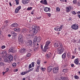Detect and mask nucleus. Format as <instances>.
Instances as JSON below:
<instances>
[{"mask_svg":"<svg viewBox=\"0 0 80 80\" xmlns=\"http://www.w3.org/2000/svg\"><path fill=\"white\" fill-rule=\"evenodd\" d=\"M50 43H51V42L50 41H47L46 42L44 49L42 50L44 52H46L47 51V50L49 48L48 47Z\"/></svg>","mask_w":80,"mask_h":80,"instance_id":"1","label":"nucleus"},{"mask_svg":"<svg viewBox=\"0 0 80 80\" xmlns=\"http://www.w3.org/2000/svg\"><path fill=\"white\" fill-rule=\"evenodd\" d=\"M41 37H38L37 38V36H35L34 37V38L33 40V42L34 43H35L36 42H40L41 41Z\"/></svg>","mask_w":80,"mask_h":80,"instance_id":"2","label":"nucleus"},{"mask_svg":"<svg viewBox=\"0 0 80 80\" xmlns=\"http://www.w3.org/2000/svg\"><path fill=\"white\" fill-rule=\"evenodd\" d=\"M18 41L19 43H23V36L21 34H19L18 38Z\"/></svg>","mask_w":80,"mask_h":80,"instance_id":"3","label":"nucleus"},{"mask_svg":"<svg viewBox=\"0 0 80 80\" xmlns=\"http://www.w3.org/2000/svg\"><path fill=\"white\" fill-rule=\"evenodd\" d=\"M78 25L77 24H74L71 26L72 28V29H73V30H78Z\"/></svg>","mask_w":80,"mask_h":80,"instance_id":"4","label":"nucleus"},{"mask_svg":"<svg viewBox=\"0 0 80 80\" xmlns=\"http://www.w3.org/2000/svg\"><path fill=\"white\" fill-rule=\"evenodd\" d=\"M58 53V54H62L63 52V50L61 47H59L57 48Z\"/></svg>","mask_w":80,"mask_h":80,"instance_id":"5","label":"nucleus"},{"mask_svg":"<svg viewBox=\"0 0 80 80\" xmlns=\"http://www.w3.org/2000/svg\"><path fill=\"white\" fill-rule=\"evenodd\" d=\"M72 6H68L66 8V12L67 13L70 12V11L72 9Z\"/></svg>","mask_w":80,"mask_h":80,"instance_id":"6","label":"nucleus"},{"mask_svg":"<svg viewBox=\"0 0 80 80\" xmlns=\"http://www.w3.org/2000/svg\"><path fill=\"white\" fill-rule=\"evenodd\" d=\"M63 25H61L60 27L57 26V31H58V32L62 31V28H63Z\"/></svg>","mask_w":80,"mask_h":80,"instance_id":"7","label":"nucleus"},{"mask_svg":"<svg viewBox=\"0 0 80 80\" xmlns=\"http://www.w3.org/2000/svg\"><path fill=\"white\" fill-rule=\"evenodd\" d=\"M41 3H42L43 5H47L48 3H47V0H42L40 1Z\"/></svg>","mask_w":80,"mask_h":80,"instance_id":"8","label":"nucleus"},{"mask_svg":"<svg viewBox=\"0 0 80 80\" xmlns=\"http://www.w3.org/2000/svg\"><path fill=\"white\" fill-rule=\"evenodd\" d=\"M27 46H32V41L31 40H29L28 41L26 44Z\"/></svg>","mask_w":80,"mask_h":80,"instance_id":"9","label":"nucleus"},{"mask_svg":"<svg viewBox=\"0 0 80 80\" xmlns=\"http://www.w3.org/2000/svg\"><path fill=\"white\" fill-rule=\"evenodd\" d=\"M22 8L21 6H19L17 7L16 9H15V13H17L18 12H19V10H20Z\"/></svg>","mask_w":80,"mask_h":80,"instance_id":"10","label":"nucleus"},{"mask_svg":"<svg viewBox=\"0 0 80 80\" xmlns=\"http://www.w3.org/2000/svg\"><path fill=\"white\" fill-rule=\"evenodd\" d=\"M48 55H49V57H50V58L51 57V58H52V59H53V58H54L55 57V55H54L53 57V52H49L48 53Z\"/></svg>","mask_w":80,"mask_h":80,"instance_id":"11","label":"nucleus"},{"mask_svg":"<svg viewBox=\"0 0 80 80\" xmlns=\"http://www.w3.org/2000/svg\"><path fill=\"white\" fill-rule=\"evenodd\" d=\"M74 61V63H75L76 65H78L79 64V59L78 58L75 59Z\"/></svg>","mask_w":80,"mask_h":80,"instance_id":"12","label":"nucleus"},{"mask_svg":"<svg viewBox=\"0 0 80 80\" xmlns=\"http://www.w3.org/2000/svg\"><path fill=\"white\" fill-rule=\"evenodd\" d=\"M1 54L2 55H3L2 57H6L5 56L7 54V51H6L5 50L2 51L1 53Z\"/></svg>","mask_w":80,"mask_h":80,"instance_id":"13","label":"nucleus"},{"mask_svg":"<svg viewBox=\"0 0 80 80\" xmlns=\"http://www.w3.org/2000/svg\"><path fill=\"white\" fill-rule=\"evenodd\" d=\"M52 70V66H49L48 67L47 71L48 72H50Z\"/></svg>","mask_w":80,"mask_h":80,"instance_id":"14","label":"nucleus"},{"mask_svg":"<svg viewBox=\"0 0 80 80\" xmlns=\"http://www.w3.org/2000/svg\"><path fill=\"white\" fill-rule=\"evenodd\" d=\"M29 32L30 33V34H29V36L31 37H32L34 36V35L33 34V31H32V30H29Z\"/></svg>","mask_w":80,"mask_h":80,"instance_id":"15","label":"nucleus"},{"mask_svg":"<svg viewBox=\"0 0 80 80\" xmlns=\"http://www.w3.org/2000/svg\"><path fill=\"white\" fill-rule=\"evenodd\" d=\"M25 50H26L25 48L22 49L20 50V52L21 53H25L26 52Z\"/></svg>","mask_w":80,"mask_h":80,"instance_id":"16","label":"nucleus"},{"mask_svg":"<svg viewBox=\"0 0 80 80\" xmlns=\"http://www.w3.org/2000/svg\"><path fill=\"white\" fill-rule=\"evenodd\" d=\"M33 35H36V33H37V32H38V28L33 29Z\"/></svg>","mask_w":80,"mask_h":80,"instance_id":"17","label":"nucleus"},{"mask_svg":"<svg viewBox=\"0 0 80 80\" xmlns=\"http://www.w3.org/2000/svg\"><path fill=\"white\" fill-rule=\"evenodd\" d=\"M58 68H54L53 69V71L54 73H57V72H58Z\"/></svg>","mask_w":80,"mask_h":80,"instance_id":"18","label":"nucleus"},{"mask_svg":"<svg viewBox=\"0 0 80 80\" xmlns=\"http://www.w3.org/2000/svg\"><path fill=\"white\" fill-rule=\"evenodd\" d=\"M8 59H9V61H13V56L11 55H9V56Z\"/></svg>","mask_w":80,"mask_h":80,"instance_id":"19","label":"nucleus"},{"mask_svg":"<svg viewBox=\"0 0 80 80\" xmlns=\"http://www.w3.org/2000/svg\"><path fill=\"white\" fill-rule=\"evenodd\" d=\"M9 52H12V53H15V50H13V48H11L9 49Z\"/></svg>","mask_w":80,"mask_h":80,"instance_id":"20","label":"nucleus"},{"mask_svg":"<svg viewBox=\"0 0 80 80\" xmlns=\"http://www.w3.org/2000/svg\"><path fill=\"white\" fill-rule=\"evenodd\" d=\"M22 2L23 4H27V3H28L29 2V0H23Z\"/></svg>","mask_w":80,"mask_h":80,"instance_id":"21","label":"nucleus"},{"mask_svg":"<svg viewBox=\"0 0 80 80\" xmlns=\"http://www.w3.org/2000/svg\"><path fill=\"white\" fill-rule=\"evenodd\" d=\"M11 34L12 37H16V36H17V34L13 31H12L11 32Z\"/></svg>","mask_w":80,"mask_h":80,"instance_id":"22","label":"nucleus"},{"mask_svg":"<svg viewBox=\"0 0 80 80\" xmlns=\"http://www.w3.org/2000/svg\"><path fill=\"white\" fill-rule=\"evenodd\" d=\"M44 11L45 12H47L48 11L50 12V8L48 7H46L44 8Z\"/></svg>","mask_w":80,"mask_h":80,"instance_id":"23","label":"nucleus"},{"mask_svg":"<svg viewBox=\"0 0 80 80\" xmlns=\"http://www.w3.org/2000/svg\"><path fill=\"white\" fill-rule=\"evenodd\" d=\"M27 31H28V29L25 28L22 29L21 30L22 32H23L24 33H25L26 32H27Z\"/></svg>","mask_w":80,"mask_h":80,"instance_id":"24","label":"nucleus"},{"mask_svg":"<svg viewBox=\"0 0 80 80\" xmlns=\"http://www.w3.org/2000/svg\"><path fill=\"white\" fill-rule=\"evenodd\" d=\"M11 26L12 27H18V24H17V23H15L12 24L11 25Z\"/></svg>","mask_w":80,"mask_h":80,"instance_id":"25","label":"nucleus"},{"mask_svg":"<svg viewBox=\"0 0 80 80\" xmlns=\"http://www.w3.org/2000/svg\"><path fill=\"white\" fill-rule=\"evenodd\" d=\"M61 79H62V80H69V79L68 78L65 77H62Z\"/></svg>","mask_w":80,"mask_h":80,"instance_id":"26","label":"nucleus"},{"mask_svg":"<svg viewBox=\"0 0 80 80\" xmlns=\"http://www.w3.org/2000/svg\"><path fill=\"white\" fill-rule=\"evenodd\" d=\"M40 65L37 66V68L36 70V72H39V69H40Z\"/></svg>","mask_w":80,"mask_h":80,"instance_id":"27","label":"nucleus"},{"mask_svg":"<svg viewBox=\"0 0 80 80\" xmlns=\"http://www.w3.org/2000/svg\"><path fill=\"white\" fill-rule=\"evenodd\" d=\"M4 61L5 62H7L8 61V58L7 57H4Z\"/></svg>","mask_w":80,"mask_h":80,"instance_id":"28","label":"nucleus"},{"mask_svg":"<svg viewBox=\"0 0 80 80\" xmlns=\"http://www.w3.org/2000/svg\"><path fill=\"white\" fill-rule=\"evenodd\" d=\"M32 30H34L35 29H36L37 28H37V26L36 25H33L32 27Z\"/></svg>","mask_w":80,"mask_h":80,"instance_id":"29","label":"nucleus"},{"mask_svg":"<svg viewBox=\"0 0 80 80\" xmlns=\"http://www.w3.org/2000/svg\"><path fill=\"white\" fill-rule=\"evenodd\" d=\"M14 30L16 32H20V28H15L14 29Z\"/></svg>","mask_w":80,"mask_h":80,"instance_id":"30","label":"nucleus"},{"mask_svg":"<svg viewBox=\"0 0 80 80\" xmlns=\"http://www.w3.org/2000/svg\"><path fill=\"white\" fill-rule=\"evenodd\" d=\"M54 46L55 47H56V48H57V47H59V45H58V43L57 42H55L54 44Z\"/></svg>","mask_w":80,"mask_h":80,"instance_id":"31","label":"nucleus"},{"mask_svg":"<svg viewBox=\"0 0 80 80\" xmlns=\"http://www.w3.org/2000/svg\"><path fill=\"white\" fill-rule=\"evenodd\" d=\"M66 53H64L62 55V58L64 59L66 58Z\"/></svg>","mask_w":80,"mask_h":80,"instance_id":"32","label":"nucleus"},{"mask_svg":"<svg viewBox=\"0 0 80 80\" xmlns=\"http://www.w3.org/2000/svg\"><path fill=\"white\" fill-rule=\"evenodd\" d=\"M68 70L67 68L63 69L62 70V72H64V73H67V72H68Z\"/></svg>","mask_w":80,"mask_h":80,"instance_id":"33","label":"nucleus"},{"mask_svg":"<svg viewBox=\"0 0 80 80\" xmlns=\"http://www.w3.org/2000/svg\"><path fill=\"white\" fill-rule=\"evenodd\" d=\"M28 73V72H22L21 73V75H24L25 74H26V73Z\"/></svg>","mask_w":80,"mask_h":80,"instance_id":"34","label":"nucleus"},{"mask_svg":"<svg viewBox=\"0 0 80 80\" xmlns=\"http://www.w3.org/2000/svg\"><path fill=\"white\" fill-rule=\"evenodd\" d=\"M4 23L5 24V26H7L8 24V21L7 20L4 21Z\"/></svg>","mask_w":80,"mask_h":80,"instance_id":"35","label":"nucleus"},{"mask_svg":"<svg viewBox=\"0 0 80 80\" xmlns=\"http://www.w3.org/2000/svg\"><path fill=\"white\" fill-rule=\"evenodd\" d=\"M67 56L68 57V58H70L69 57H71V53H70V52H69L67 53Z\"/></svg>","mask_w":80,"mask_h":80,"instance_id":"36","label":"nucleus"},{"mask_svg":"<svg viewBox=\"0 0 80 80\" xmlns=\"http://www.w3.org/2000/svg\"><path fill=\"white\" fill-rule=\"evenodd\" d=\"M72 3L74 5H76V4H77V0H74L72 1Z\"/></svg>","mask_w":80,"mask_h":80,"instance_id":"37","label":"nucleus"},{"mask_svg":"<svg viewBox=\"0 0 80 80\" xmlns=\"http://www.w3.org/2000/svg\"><path fill=\"white\" fill-rule=\"evenodd\" d=\"M38 48H39V46H38L37 47L34 48V51H35V52H37V51L38 50Z\"/></svg>","mask_w":80,"mask_h":80,"instance_id":"38","label":"nucleus"},{"mask_svg":"<svg viewBox=\"0 0 80 80\" xmlns=\"http://www.w3.org/2000/svg\"><path fill=\"white\" fill-rule=\"evenodd\" d=\"M12 67H16L17 64L15 62L13 63L12 64Z\"/></svg>","mask_w":80,"mask_h":80,"instance_id":"39","label":"nucleus"},{"mask_svg":"<svg viewBox=\"0 0 80 80\" xmlns=\"http://www.w3.org/2000/svg\"><path fill=\"white\" fill-rule=\"evenodd\" d=\"M74 77L76 79H79V77L77 75H75Z\"/></svg>","mask_w":80,"mask_h":80,"instance_id":"40","label":"nucleus"},{"mask_svg":"<svg viewBox=\"0 0 80 80\" xmlns=\"http://www.w3.org/2000/svg\"><path fill=\"white\" fill-rule=\"evenodd\" d=\"M56 10L58 12H60V9L59 7H57L56 8Z\"/></svg>","mask_w":80,"mask_h":80,"instance_id":"41","label":"nucleus"},{"mask_svg":"<svg viewBox=\"0 0 80 80\" xmlns=\"http://www.w3.org/2000/svg\"><path fill=\"white\" fill-rule=\"evenodd\" d=\"M15 2H16V5H18L19 3V0H15Z\"/></svg>","mask_w":80,"mask_h":80,"instance_id":"42","label":"nucleus"},{"mask_svg":"<svg viewBox=\"0 0 80 80\" xmlns=\"http://www.w3.org/2000/svg\"><path fill=\"white\" fill-rule=\"evenodd\" d=\"M34 69V68H32L31 69H29L27 72H32V71H33V70Z\"/></svg>","mask_w":80,"mask_h":80,"instance_id":"43","label":"nucleus"},{"mask_svg":"<svg viewBox=\"0 0 80 80\" xmlns=\"http://www.w3.org/2000/svg\"><path fill=\"white\" fill-rule=\"evenodd\" d=\"M37 63L38 65H40V60H38L37 61Z\"/></svg>","mask_w":80,"mask_h":80,"instance_id":"44","label":"nucleus"},{"mask_svg":"<svg viewBox=\"0 0 80 80\" xmlns=\"http://www.w3.org/2000/svg\"><path fill=\"white\" fill-rule=\"evenodd\" d=\"M59 44L60 45V46L61 47H63V44L61 42H59Z\"/></svg>","mask_w":80,"mask_h":80,"instance_id":"45","label":"nucleus"},{"mask_svg":"<svg viewBox=\"0 0 80 80\" xmlns=\"http://www.w3.org/2000/svg\"><path fill=\"white\" fill-rule=\"evenodd\" d=\"M35 62H32L31 63V65H32V67H34L35 66V64H34Z\"/></svg>","mask_w":80,"mask_h":80,"instance_id":"46","label":"nucleus"},{"mask_svg":"<svg viewBox=\"0 0 80 80\" xmlns=\"http://www.w3.org/2000/svg\"><path fill=\"white\" fill-rule=\"evenodd\" d=\"M32 9V7H30L28 8L27 10H31Z\"/></svg>","mask_w":80,"mask_h":80,"instance_id":"47","label":"nucleus"},{"mask_svg":"<svg viewBox=\"0 0 80 80\" xmlns=\"http://www.w3.org/2000/svg\"><path fill=\"white\" fill-rule=\"evenodd\" d=\"M46 58H47V59H48L49 58H50V57H49V55H48V54H47V55H46Z\"/></svg>","mask_w":80,"mask_h":80,"instance_id":"48","label":"nucleus"},{"mask_svg":"<svg viewBox=\"0 0 80 80\" xmlns=\"http://www.w3.org/2000/svg\"><path fill=\"white\" fill-rule=\"evenodd\" d=\"M71 12L72 13V14H73V15H76V14L77 13H76V12H75V11H72Z\"/></svg>","mask_w":80,"mask_h":80,"instance_id":"49","label":"nucleus"},{"mask_svg":"<svg viewBox=\"0 0 80 80\" xmlns=\"http://www.w3.org/2000/svg\"><path fill=\"white\" fill-rule=\"evenodd\" d=\"M4 65V63L2 62H0V65H1V66H3V65Z\"/></svg>","mask_w":80,"mask_h":80,"instance_id":"50","label":"nucleus"},{"mask_svg":"<svg viewBox=\"0 0 80 80\" xmlns=\"http://www.w3.org/2000/svg\"><path fill=\"white\" fill-rule=\"evenodd\" d=\"M35 10H33L31 12V14H32V15H33V13H34V12H35Z\"/></svg>","mask_w":80,"mask_h":80,"instance_id":"51","label":"nucleus"},{"mask_svg":"<svg viewBox=\"0 0 80 80\" xmlns=\"http://www.w3.org/2000/svg\"><path fill=\"white\" fill-rule=\"evenodd\" d=\"M47 15L49 17H51V14L50 13H47Z\"/></svg>","mask_w":80,"mask_h":80,"instance_id":"52","label":"nucleus"},{"mask_svg":"<svg viewBox=\"0 0 80 80\" xmlns=\"http://www.w3.org/2000/svg\"><path fill=\"white\" fill-rule=\"evenodd\" d=\"M31 55V54H30V53H29L27 55V57H30Z\"/></svg>","mask_w":80,"mask_h":80,"instance_id":"53","label":"nucleus"},{"mask_svg":"<svg viewBox=\"0 0 80 80\" xmlns=\"http://www.w3.org/2000/svg\"><path fill=\"white\" fill-rule=\"evenodd\" d=\"M5 46L3 45L2 46L1 48L2 49H4V48H5Z\"/></svg>","mask_w":80,"mask_h":80,"instance_id":"54","label":"nucleus"},{"mask_svg":"<svg viewBox=\"0 0 80 80\" xmlns=\"http://www.w3.org/2000/svg\"><path fill=\"white\" fill-rule=\"evenodd\" d=\"M68 21L69 22H72V18H69V19H68Z\"/></svg>","mask_w":80,"mask_h":80,"instance_id":"55","label":"nucleus"},{"mask_svg":"<svg viewBox=\"0 0 80 80\" xmlns=\"http://www.w3.org/2000/svg\"><path fill=\"white\" fill-rule=\"evenodd\" d=\"M32 65H31V64H30L29 65V69H30V68H32Z\"/></svg>","mask_w":80,"mask_h":80,"instance_id":"56","label":"nucleus"},{"mask_svg":"<svg viewBox=\"0 0 80 80\" xmlns=\"http://www.w3.org/2000/svg\"><path fill=\"white\" fill-rule=\"evenodd\" d=\"M40 69L42 70V71H44L45 70H44V68L43 67L41 68Z\"/></svg>","mask_w":80,"mask_h":80,"instance_id":"57","label":"nucleus"},{"mask_svg":"<svg viewBox=\"0 0 80 80\" xmlns=\"http://www.w3.org/2000/svg\"><path fill=\"white\" fill-rule=\"evenodd\" d=\"M37 18L38 20H39V19H40V18H41V16H39V17H37Z\"/></svg>","mask_w":80,"mask_h":80,"instance_id":"58","label":"nucleus"},{"mask_svg":"<svg viewBox=\"0 0 80 80\" xmlns=\"http://www.w3.org/2000/svg\"><path fill=\"white\" fill-rule=\"evenodd\" d=\"M76 52H77V49H75L74 50V53H76Z\"/></svg>","mask_w":80,"mask_h":80,"instance_id":"59","label":"nucleus"},{"mask_svg":"<svg viewBox=\"0 0 80 80\" xmlns=\"http://www.w3.org/2000/svg\"><path fill=\"white\" fill-rule=\"evenodd\" d=\"M77 14H78V15H79V14H80V11H79L78 12H77Z\"/></svg>","mask_w":80,"mask_h":80,"instance_id":"60","label":"nucleus"},{"mask_svg":"<svg viewBox=\"0 0 80 80\" xmlns=\"http://www.w3.org/2000/svg\"><path fill=\"white\" fill-rule=\"evenodd\" d=\"M71 65L72 67H73V66H74V64H71Z\"/></svg>","mask_w":80,"mask_h":80,"instance_id":"61","label":"nucleus"},{"mask_svg":"<svg viewBox=\"0 0 80 80\" xmlns=\"http://www.w3.org/2000/svg\"><path fill=\"white\" fill-rule=\"evenodd\" d=\"M75 56H72V59H73V58H75Z\"/></svg>","mask_w":80,"mask_h":80,"instance_id":"62","label":"nucleus"},{"mask_svg":"<svg viewBox=\"0 0 80 80\" xmlns=\"http://www.w3.org/2000/svg\"><path fill=\"white\" fill-rule=\"evenodd\" d=\"M41 48L42 49V50L43 49V46L42 45H41Z\"/></svg>","mask_w":80,"mask_h":80,"instance_id":"63","label":"nucleus"},{"mask_svg":"<svg viewBox=\"0 0 80 80\" xmlns=\"http://www.w3.org/2000/svg\"><path fill=\"white\" fill-rule=\"evenodd\" d=\"M77 16L80 18V15L79 14H78Z\"/></svg>","mask_w":80,"mask_h":80,"instance_id":"64","label":"nucleus"}]
</instances>
